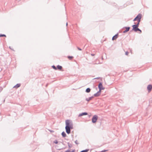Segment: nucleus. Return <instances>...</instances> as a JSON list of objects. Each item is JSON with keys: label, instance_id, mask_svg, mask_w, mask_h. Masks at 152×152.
I'll list each match as a JSON object with an SVG mask.
<instances>
[{"label": "nucleus", "instance_id": "obj_26", "mask_svg": "<svg viewBox=\"0 0 152 152\" xmlns=\"http://www.w3.org/2000/svg\"><path fill=\"white\" fill-rule=\"evenodd\" d=\"M129 53L128 51H126L125 52V54L126 55H127L129 54Z\"/></svg>", "mask_w": 152, "mask_h": 152}, {"label": "nucleus", "instance_id": "obj_29", "mask_svg": "<svg viewBox=\"0 0 152 152\" xmlns=\"http://www.w3.org/2000/svg\"><path fill=\"white\" fill-rule=\"evenodd\" d=\"M140 20H141V19H139V20H137V23H140Z\"/></svg>", "mask_w": 152, "mask_h": 152}, {"label": "nucleus", "instance_id": "obj_28", "mask_svg": "<svg viewBox=\"0 0 152 152\" xmlns=\"http://www.w3.org/2000/svg\"><path fill=\"white\" fill-rule=\"evenodd\" d=\"M140 20H141V19H139V20H137V23H140Z\"/></svg>", "mask_w": 152, "mask_h": 152}, {"label": "nucleus", "instance_id": "obj_20", "mask_svg": "<svg viewBox=\"0 0 152 152\" xmlns=\"http://www.w3.org/2000/svg\"><path fill=\"white\" fill-rule=\"evenodd\" d=\"M53 68L55 70H57V68H56V66L54 65H53L52 66Z\"/></svg>", "mask_w": 152, "mask_h": 152}, {"label": "nucleus", "instance_id": "obj_8", "mask_svg": "<svg viewBox=\"0 0 152 152\" xmlns=\"http://www.w3.org/2000/svg\"><path fill=\"white\" fill-rule=\"evenodd\" d=\"M148 92L150 91L152 89V85L150 84L147 87Z\"/></svg>", "mask_w": 152, "mask_h": 152}, {"label": "nucleus", "instance_id": "obj_10", "mask_svg": "<svg viewBox=\"0 0 152 152\" xmlns=\"http://www.w3.org/2000/svg\"><path fill=\"white\" fill-rule=\"evenodd\" d=\"M88 115V113L86 112H83L80 113L78 117H80L83 115Z\"/></svg>", "mask_w": 152, "mask_h": 152}, {"label": "nucleus", "instance_id": "obj_14", "mask_svg": "<svg viewBox=\"0 0 152 152\" xmlns=\"http://www.w3.org/2000/svg\"><path fill=\"white\" fill-rule=\"evenodd\" d=\"M91 90V89L90 88H87L86 90V92L87 93H89L90 92Z\"/></svg>", "mask_w": 152, "mask_h": 152}, {"label": "nucleus", "instance_id": "obj_27", "mask_svg": "<svg viewBox=\"0 0 152 152\" xmlns=\"http://www.w3.org/2000/svg\"><path fill=\"white\" fill-rule=\"evenodd\" d=\"M77 49L79 50H82V49L78 47H77Z\"/></svg>", "mask_w": 152, "mask_h": 152}, {"label": "nucleus", "instance_id": "obj_30", "mask_svg": "<svg viewBox=\"0 0 152 152\" xmlns=\"http://www.w3.org/2000/svg\"><path fill=\"white\" fill-rule=\"evenodd\" d=\"M65 152H70V151L68 149V150L66 151Z\"/></svg>", "mask_w": 152, "mask_h": 152}, {"label": "nucleus", "instance_id": "obj_1", "mask_svg": "<svg viewBox=\"0 0 152 152\" xmlns=\"http://www.w3.org/2000/svg\"><path fill=\"white\" fill-rule=\"evenodd\" d=\"M65 129L66 133L69 134L71 132V129L73 128L72 122L69 120H66L65 121Z\"/></svg>", "mask_w": 152, "mask_h": 152}, {"label": "nucleus", "instance_id": "obj_16", "mask_svg": "<svg viewBox=\"0 0 152 152\" xmlns=\"http://www.w3.org/2000/svg\"><path fill=\"white\" fill-rule=\"evenodd\" d=\"M89 150V149H86L85 150H83L82 151H81L80 152H87Z\"/></svg>", "mask_w": 152, "mask_h": 152}, {"label": "nucleus", "instance_id": "obj_19", "mask_svg": "<svg viewBox=\"0 0 152 152\" xmlns=\"http://www.w3.org/2000/svg\"><path fill=\"white\" fill-rule=\"evenodd\" d=\"M68 146H69V148H70L72 147V146L71 144H70L69 142L68 143Z\"/></svg>", "mask_w": 152, "mask_h": 152}, {"label": "nucleus", "instance_id": "obj_31", "mask_svg": "<svg viewBox=\"0 0 152 152\" xmlns=\"http://www.w3.org/2000/svg\"><path fill=\"white\" fill-rule=\"evenodd\" d=\"M136 20H137V19H136V18H135L134 19V20H133V21H135Z\"/></svg>", "mask_w": 152, "mask_h": 152}, {"label": "nucleus", "instance_id": "obj_9", "mask_svg": "<svg viewBox=\"0 0 152 152\" xmlns=\"http://www.w3.org/2000/svg\"><path fill=\"white\" fill-rule=\"evenodd\" d=\"M118 33H117V34H115L114 36L112 38V40H115L118 38Z\"/></svg>", "mask_w": 152, "mask_h": 152}, {"label": "nucleus", "instance_id": "obj_17", "mask_svg": "<svg viewBox=\"0 0 152 152\" xmlns=\"http://www.w3.org/2000/svg\"><path fill=\"white\" fill-rule=\"evenodd\" d=\"M67 57L69 60H71L73 58V56H68Z\"/></svg>", "mask_w": 152, "mask_h": 152}, {"label": "nucleus", "instance_id": "obj_2", "mask_svg": "<svg viewBox=\"0 0 152 152\" xmlns=\"http://www.w3.org/2000/svg\"><path fill=\"white\" fill-rule=\"evenodd\" d=\"M98 118V116L97 115H94L92 119V122L93 123H95L97 120Z\"/></svg>", "mask_w": 152, "mask_h": 152}, {"label": "nucleus", "instance_id": "obj_4", "mask_svg": "<svg viewBox=\"0 0 152 152\" xmlns=\"http://www.w3.org/2000/svg\"><path fill=\"white\" fill-rule=\"evenodd\" d=\"M125 28L126 30L124 31H123V33H125L127 32L130 29V27H124L123 28Z\"/></svg>", "mask_w": 152, "mask_h": 152}, {"label": "nucleus", "instance_id": "obj_11", "mask_svg": "<svg viewBox=\"0 0 152 152\" xmlns=\"http://www.w3.org/2000/svg\"><path fill=\"white\" fill-rule=\"evenodd\" d=\"M94 98V96H92L91 97H89L88 98H86V100L88 102L90 100H91V99Z\"/></svg>", "mask_w": 152, "mask_h": 152}, {"label": "nucleus", "instance_id": "obj_22", "mask_svg": "<svg viewBox=\"0 0 152 152\" xmlns=\"http://www.w3.org/2000/svg\"><path fill=\"white\" fill-rule=\"evenodd\" d=\"M53 142L56 144H57L58 143V141L56 140H55Z\"/></svg>", "mask_w": 152, "mask_h": 152}, {"label": "nucleus", "instance_id": "obj_23", "mask_svg": "<svg viewBox=\"0 0 152 152\" xmlns=\"http://www.w3.org/2000/svg\"><path fill=\"white\" fill-rule=\"evenodd\" d=\"M139 24H140V23H137L136 24H134V25L135 26H136L138 27L139 26Z\"/></svg>", "mask_w": 152, "mask_h": 152}, {"label": "nucleus", "instance_id": "obj_18", "mask_svg": "<svg viewBox=\"0 0 152 152\" xmlns=\"http://www.w3.org/2000/svg\"><path fill=\"white\" fill-rule=\"evenodd\" d=\"M6 37V35L5 34H0V37Z\"/></svg>", "mask_w": 152, "mask_h": 152}, {"label": "nucleus", "instance_id": "obj_35", "mask_svg": "<svg viewBox=\"0 0 152 152\" xmlns=\"http://www.w3.org/2000/svg\"><path fill=\"white\" fill-rule=\"evenodd\" d=\"M66 26H67V25H68V23H66Z\"/></svg>", "mask_w": 152, "mask_h": 152}, {"label": "nucleus", "instance_id": "obj_32", "mask_svg": "<svg viewBox=\"0 0 152 152\" xmlns=\"http://www.w3.org/2000/svg\"><path fill=\"white\" fill-rule=\"evenodd\" d=\"M95 55V54H91V55L92 56H94Z\"/></svg>", "mask_w": 152, "mask_h": 152}, {"label": "nucleus", "instance_id": "obj_37", "mask_svg": "<svg viewBox=\"0 0 152 152\" xmlns=\"http://www.w3.org/2000/svg\"><path fill=\"white\" fill-rule=\"evenodd\" d=\"M51 132H53V131H50Z\"/></svg>", "mask_w": 152, "mask_h": 152}, {"label": "nucleus", "instance_id": "obj_25", "mask_svg": "<svg viewBox=\"0 0 152 152\" xmlns=\"http://www.w3.org/2000/svg\"><path fill=\"white\" fill-rule=\"evenodd\" d=\"M107 151V150H104L101 151L100 152H105L106 151Z\"/></svg>", "mask_w": 152, "mask_h": 152}, {"label": "nucleus", "instance_id": "obj_5", "mask_svg": "<svg viewBox=\"0 0 152 152\" xmlns=\"http://www.w3.org/2000/svg\"><path fill=\"white\" fill-rule=\"evenodd\" d=\"M132 26V30L135 32H137V29L138 28V27L134 25H133Z\"/></svg>", "mask_w": 152, "mask_h": 152}, {"label": "nucleus", "instance_id": "obj_34", "mask_svg": "<svg viewBox=\"0 0 152 152\" xmlns=\"http://www.w3.org/2000/svg\"><path fill=\"white\" fill-rule=\"evenodd\" d=\"M99 78V77H97V78H94V79H98Z\"/></svg>", "mask_w": 152, "mask_h": 152}, {"label": "nucleus", "instance_id": "obj_36", "mask_svg": "<svg viewBox=\"0 0 152 152\" xmlns=\"http://www.w3.org/2000/svg\"><path fill=\"white\" fill-rule=\"evenodd\" d=\"M132 31H133L132 30L130 31V32H131Z\"/></svg>", "mask_w": 152, "mask_h": 152}, {"label": "nucleus", "instance_id": "obj_38", "mask_svg": "<svg viewBox=\"0 0 152 152\" xmlns=\"http://www.w3.org/2000/svg\"><path fill=\"white\" fill-rule=\"evenodd\" d=\"M9 48L10 49H11V48H10V47Z\"/></svg>", "mask_w": 152, "mask_h": 152}, {"label": "nucleus", "instance_id": "obj_15", "mask_svg": "<svg viewBox=\"0 0 152 152\" xmlns=\"http://www.w3.org/2000/svg\"><path fill=\"white\" fill-rule=\"evenodd\" d=\"M61 135L63 137H65L66 136V134L64 132H62Z\"/></svg>", "mask_w": 152, "mask_h": 152}, {"label": "nucleus", "instance_id": "obj_6", "mask_svg": "<svg viewBox=\"0 0 152 152\" xmlns=\"http://www.w3.org/2000/svg\"><path fill=\"white\" fill-rule=\"evenodd\" d=\"M101 91L99 90V91H98L95 94H94L93 96H95V97L99 96L101 94Z\"/></svg>", "mask_w": 152, "mask_h": 152}, {"label": "nucleus", "instance_id": "obj_7", "mask_svg": "<svg viewBox=\"0 0 152 152\" xmlns=\"http://www.w3.org/2000/svg\"><path fill=\"white\" fill-rule=\"evenodd\" d=\"M136 18L137 20H138L141 19L142 18V15L140 13L137 16L135 17Z\"/></svg>", "mask_w": 152, "mask_h": 152}, {"label": "nucleus", "instance_id": "obj_21", "mask_svg": "<svg viewBox=\"0 0 152 152\" xmlns=\"http://www.w3.org/2000/svg\"><path fill=\"white\" fill-rule=\"evenodd\" d=\"M137 31H139L140 32L139 33H142V31L139 28H138L137 29Z\"/></svg>", "mask_w": 152, "mask_h": 152}, {"label": "nucleus", "instance_id": "obj_33", "mask_svg": "<svg viewBox=\"0 0 152 152\" xmlns=\"http://www.w3.org/2000/svg\"><path fill=\"white\" fill-rule=\"evenodd\" d=\"M75 150H73L72 151H70V152H75Z\"/></svg>", "mask_w": 152, "mask_h": 152}, {"label": "nucleus", "instance_id": "obj_12", "mask_svg": "<svg viewBox=\"0 0 152 152\" xmlns=\"http://www.w3.org/2000/svg\"><path fill=\"white\" fill-rule=\"evenodd\" d=\"M20 86V84L19 83L17 84L16 85L13 87V88H18Z\"/></svg>", "mask_w": 152, "mask_h": 152}, {"label": "nucleus", "instance_id": "obj_3", "mask_svg": "<svg viewBox=\"0 0 152 152\" xmlns=\"http://www.w3.org/2000/svg\"><path fill=\"white\" fill-rule=\"evenodd\" d=\"M98 87L99 89V90L101 91L102 90H104V88L102 86V83L101 82H100L98 85Z\"/></svg>", "mask_w": 152, "mask_h": 152}, {"label": "nucleus", "instance_id": "obj_24", "mask_svg": "<svg viewBox=\"0 0 152 152\" xmlns=\"http://www.w3.org/2000/svg\"><path fill=\"white\" fill-rule=\"evenodd\" d=\"M75 143L77 144V145H78L79 143L78 142H77V140H76L75 141Z\"/></svg>", "mask_w": 152, "mask_h": 152}, {"label": "nucleus", "instance_id": "obj_13", "mask_svg": "<svg viewBox=\"0 0 152 152\" xmlns=\"http://www.w3.org/2000/svg\"><path fill=\"white\" fill-rule=\"evenodd\" d=\"M56 68H57V69L59 70H61L62 69V67L61 66L58 65L57 66Z\"/></svg>", "mask_w": 152, "mask_h": 152}]
</instances>
